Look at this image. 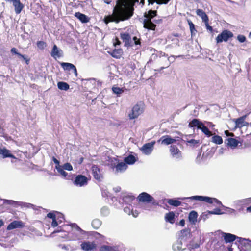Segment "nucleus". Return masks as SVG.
<instances>
[{
  "instance_id": "obj_22",
  "label": "nucleus",
  "mask_w": 251,
  "mask_h": 251,
  "mask_svg": "<svg viewBox=\"0 0 251 251\" xmlns=\"http://www.w3.org/2000/svg\"><path fill=\"white\" fill-rule=\"evenodd\" d=\"M80 246L81 249L85 251H91L96 248L95 244L89 241L83 242L81 243Z\"/></svg>"
},
{
  "instance_id": "obj_53",
  "label": "nucleus",
  "mask_w": 251,
  "mask_h": 251,
  "mask_svg": "<svg viewBox=\"0 0 251 251\" xmlns=\"http://www.w3.org/2000/svg\"><path fill=\"white\" fill-rule=\"evenodd\" d=\"M177 57H183V55H178V56H174L171 55V56L168 58V60L170 62L169 65L171 63L174 62V60Z\"/></svg>"
},
{
  "instance_id": "obj_55",
  "label": "nucleus",
  "mask_w": 251,
  "mask_h": 251,
  "mask_svg": "<svg viewBox=\"0 0 251 251\" xmlns=\"http://www.w3.org/2000/svg\"><path fill=\"white\" fill-rule=\"evenodd\" d=\"M188 23L191 33L193 34L194 30H195V25L191 21H189Z\"/></svg>"
},
{
  "instance_id": "obj_44",
  "label": "nucleus",
  "mask_w": 251,
  "mask_h": 251,
  "mask_svg": "<svg viewBox=\"0 0 251 251\" xmlns=\"http://www.w3.org/2000/svg\"><path fill=\"white\" fill-rule=\"evenodd\" d=\"M170 0H148L150 3L153 4L154 2H156L158 4H166Z\"/></svg>"
},
{
  "instance_id": "obj_58",
  "label": "nucleus",
  "mask_w": 251,
  "mask_h": 251,
  "mask_svg": "<svg viewBox=\"0 0 251 251\" xmlns=\"http://www.w3.org/2000/svg\"><path fill=\"white\" fill-rule=\"evenodd\" d=\"M47 217L53 220L56 219L57 215H55L53 213L50 212L47 214Z\"/></svg>"
},
{
  "instance_id": "obj_59",
  "label": "nucleus",
  "mask_w": 251,
  "mask_h": 251,
  "mask_svg": "<svg viewBox=\"0 0 251 251\" xmlns=\"http://www.w3.org/2000/svg\"><path fill=\"white\" fill-rule=\"evenodd\" d=\"M244 200L245 205H248V204L251 203V197L246 198V199H244Z\"/></svg>"
},
{
  "instance_id": "obj_49",
  "label": "nucleus",
  "mask_w": 251,
  "mask_h": 251,
  "mask_svg": "<svg viewBox=\"0 0 251 251\" xmlns=\"http://www.w3.org/2000/svg\"><path fill=\"white\" fill-rule=\"evenodd\" d=\"M198 247L197 244H196L194 247H192V246L188 243V246L186 247H184L183 249L181 250L182 251H192L191 248H196Z\"/></svg>"
},
{
  "instance_id": "obj_23",
  "label": "nucleus",
  "mask_w": 251,
  "mask_h": 251,
  "mask_svg": "<svg viewBox=\"0 0 251 251\" xmlns=\"http://www.w3.org/2000/svg\"><path fill=\"white\" fill-rule=\"evenodd\" d=\"M12 2L15 8V13L17 14H20L24 7V5L20 2V0H13Z\"/></svg>"
},
{
  "instance_id": "obj_43",
  "label": "nucleus",
  "mask_w": 251,
  "mask_h": 251,
  "mask_svg": "<svg viewBox=\"0 0 251 251\" xmlns=\"http://www.w3.org/2000/svg\"><path fill=\"white\" fill-rule=\"evenodd\" d=\"M109 213V209L107 206H103L100 209V214L102 216H107Z\"/></svg>"
},
{
  "instance_id": "obj_10",
  "label": "nucleus",
  "mask_w": 251,
  "mask_h": 251,
  "mask_svg": "<svg viewBox=\"0 0 251 251\" xmlns=\"http://www.w3.org/2000/svg\"><path fill=\"white\" fill-rule=\"evenodd\" d=\"M155 143L154 141L146 143L141 148L140 150L144 154L149 155L152 152Z\"/></svg>"
},
{
  "instance_id": "obj_54",
  "label": "nucleus",
  "mask_w": 251,
  "mask_h": 251,
  "mask_svg": "<svg viewBox=\"0 0 251 251\" xmlns=\"http://www.w3.org/2000/svg\"><path fill=\"white\" fill-rule=\"evenodd\" d=\"M234 204L235 205H238V206H244V205H245L244 199H241V200H237V201H234Z\"/></svg>"
},
{
  "instance_id": "obj_1",
  "label": "nucleus",
  "mask_w": 251,
  "mask_h": 251,
  "mask_svg": "<svg viewBox=\"0 0 251 251\" xmlns=\"http://www.w3.org/2000/svg\"><path fill=\"white\" fill-rule=\"evenodd\" d=\"M138 2V0H132L131 4H127L124 1L120 2L118 0L112 14L105 16L104 22L107 24L109 22L118 23L120 21L128 20L133 14L134 4Z\"/></svg>"
},
{
  "instance_id": "obj_56",
  "label": "nucleus",
  "mask_w": 251,
  "mask_h": 251,
  "mask_svg": "<svg viewBox=\"0 0 251 251\" xmlns=\"http://www.w3.org/2000/svg\"><path fill=\"white\" fill-rule=\"evenodd\" d=\"M133 41L134 42V44L135 45H140L141 42L140 39H138L137 37L135 36L133 38Z\"/></svg>"
},
{
  "instance_id": "obj_64",
  "label": "nucleus",
  "mask_w": 251,
  "mask_h": 251,
  "mask_svg": "<svg viewBox=\"0 0 251 251\" xmlns=\"http://www.w3.org/2000/svg\"><path fill=\"white\" fill-rule=\"evenodd\" d=\"M4 203H6L8 204H13L15 202V201H12V200H4Z\"/></svg>"
},
{
  "instance_id": "obj_46",
  "label": "nucleus",
  "mask_w": 251,
  "mask_h": 251,
  "mask_svg": "<svg viewBox=\"0 0 251 251\" xmlns=\"http://www.w3.org/2000/svg\"><path fill=\"white\" fill-rule=\"evenodd\" d=\"M121 52L120 50H115L112 51L111 55L114 58H119L121 55Z\"/></svg>"
},
{
  "instance_id": "obj_12",
  "label": "nucleus",
  "mask_w": 251,
  "mask_h": 251,
  "mask_svg": "<svg viewBox=\"0 0 251 251\" xmlns=\"http://www.w3.org/2000/svg\"><path fill=\"white\" fill-rule=\"evenodd\" d=\"M138 201L140 202L149 203L152 202L154 204V198L150 194L146 192H143L139 194L137 198Z\"/></svg>"
},
{
  "instance_id": "obj_15",
  "label": "nucleus",
  "mask_w": 251,
  "mask_h": 251,
  "mask_svg": "<svg viewBox=\"0 0 251 251\" xmlns=\"http://www.w3.org/2000/svg\"><path fill=\"white\" fill-rule=\"evenodd\" d=\"M121 198L122 199L123 202L130 206L132 205L133 201L135 200V197L134 196L127 193L123 194Z\"/></svg>"
},
{
  "instance_id": "obj_19",
  "label": "nucleus",
  "mask_w": 251,
  "mask_h": 251,
  "mask_svg": "<svg viewBox=\"0 0 251 251\" xmlns=\"http://www.w3.org/2000/svg\"><path fill=\"white\" fill-rule=\"evenodd\" d=\"M222 235L225 242L226 243L233 242L236 240V242L238 244V238H240L231 233H223Z\"/></svg>"
},
{
  "instance_id": "obj_4",
  "label": "nucleus",
  "mask_w": 251,
  "mask_h": 251,
  "mask_svg": "<svg viewBox=\"0 0 251 251\" xmlns=\"http://www.w3.org/2000/svg\"><path fill=\"white\" fill-rule=\"evenodd\" d=\"M156 11L149 10L148 14L145 15L146 19L143 22L144 27L151 30H154L156 25L152 23L151 19L156 15Z\"/></svg>"
},
{
  "instance_id": "obj_63",
  "label": "nucleus",
  "mask_w": 251,
  "mask_h": 251,
  "mask_svg": "<svg viewBox=\"0 0 251 251\" xmlns=\"http://www.w3.org/2000/svg\"><path fill=\"white\" fill-rule=\"evenodd\" d=\"M205 124H206V126H209L210 127H213L214 126V125L211 122H204V123Z\"/></svg>"
},
{
  "instance_id": "obj_57",
  "label": "nucleus",
  "mask_w": 251,
  "mask_h": 251,
  "mask_svg": "<svg viewBox=\"0 0 251 251\" xmlns=\"http://www.w3.org/2000/svg\"><path fill=\"white\" fill-rule=\"evenodd\" d=\"M237 39L240 42L243 43L246 40V37L243 35H240L238 36Z\"/></svg>"
},
{
  "instance_id": "obj_21",
  "label": "nucleus",
  "mask_w": 251,
  "mask_h": 251,
  "mask_svg": "<svg viewBox=\"0 0 251 251\" xmlns=\"http://www.w3.org/2000/svg\"><path fill=\"white\" fill-rule=\"evenodd\" d=\"M61 67L63 68L64 70L66 71H71L72 70L73 73L75 74V76H77V70L75 67V66L70 63H65V62H62L61 64Z\"/></svg>"
},
{
  "instance_id": "obj_16",
  "label": "nucleus",
  "mask_w": 251,
  "mask_h": 251,
  "mask_svg": "<svg viewBox=\"0 0 251 251\" xmlns=\"http://www.w3.org/2000/svg\"><path fill=\"white\" fill-rule=\"evenodd\" d=\"M170 151L173 158L178 160L181 159V152L177 147L176 146H171Z\"/></svg>"
},
{
  "instance_id": "obj_11",
  "label": "nucleus",
  "mask_w": 251,
  "mask_h": 251,
  "mask_svg": "<svg viewBox=\"0 0 251 251\" xmlns=\"http://www.w3.org/2000/svg\"><path fill=\"white\" fill-rule=\"evenodd\" d=\"M88 180L87 177L85 176L79 175L76 176L74 184L79 187L84 186L87 184Z\"/></svg>"
},
{
  "instance_id": "obj_33",
  "label": "nucleus",
  "mask_w": 251,
  "mask_h": 251,
  "mask_svg": "<svg viewBox=\"0 0 251 251\" xmlns=\"http://www.w3.org/2000/svg\"><path fill=\"white\" fill-rule=\"evenodd\" d=\"M227 146L232 149L236 148L239 144V141L237 140L232 138H228L227 139Z\"/></svg>"
},
{
  "instance_id": "obj_32",
  "label": "nucleus",
  "mask_w": 251,
  "mask_h": 251,
  "mask_svg": "<svg viewBox=\"0 0 251 251\" xmlns=\"http://www.w3.org/2000/svg\"><path fill=\"white\" fill-rule=\"evenodd\" d=\"M165 220L166 222L171 224L175 222V214L173 212H169L166 213L165 216Z\"/></svg>"
},
{
  "instance_id": "obj_34",
  "label": "nucleus",
  "mask_w": 251,
  "mask_h": 251,
  "mask_svg": "<svg viewBox=\"0 0 251 251\" xmlns=\"http://www.w3.org/2000/svg\"><path fill=\"white\" fill-rule=\"evenodd\" d=\"M55 169L57 172L61 175L62 177L65 179H69L68 174L66 173L64 169L61 166H55Z\"/></svg>"
},
{
  "instance_id": "obj_39",
  "label": "nucleus",
  "mask_w": 251,
  "mask_h": 251,
  "mask_svg": "<svg viewBox=\"0 0 251 251\" xmlns=\"http://www.w3.org/2000/svg\"><path fill=\"white\" fill-rule=\"evenodd\" d=\"M190 135L189 136H187V135H186L185 136V139H186V141L190 144L191 146H192L193 147L196 146H198V145H200V140H195V139H190V140H189L187 137L188 136H190Z\"/></svg>"
},
{
  "instance_id": "obj_9",
  "label": "nucleus",
  "mask_w": 251,
  "mask_h": 251,
  "mask_svg": "<svg viewBox=\"0 0 251 251\" xmlns=\"http://www.w3.org/2000/svg\"><path fill=\"white\" fill-rule=\"evenodd\" d=\"M233 36V33L227 30H224L221 34H219L216 38L217 43H221L223 41L226 42L228 40Z\"/></svg>"
},
{
  "instance_id": "obj_20",
  "label": "nucleus",
  "mask_w": 251,
  "mask_h": 251,
  "mask_svg": "<svg viewBox=\"0 0 251 251\" xmlns=\"http://www.w3.org/2000/svg\"><path fill=\"white\" fill-rule=\"evenodd\" d=\"M50 55L54 59L60 58L63 55L62 50L59 49L56 45H54L50 52Z\"/></svg>"
},
{
  "instance_id": "obj_3",
  "label": "nucleus",
  "mask_w": 251,
  "mask_h": 251,
  "mask_svg": "<svg viewBox=\"0 0 251 251\" xmlns=\"http://www.w3.org/2000/svg\"><path fill=\"white\" fill-rule=\"evenodd\" d=\"M190 127H197V129H200L208 137L212 136L211 132L208 129L204 123L200 121L199 119H194L189 124Z\"/></svg>"
},
{
  "instance_id": "obj_47",
  "label": "nucleus",
  "mask_w": 251,
  "mask_h": 251,
  "mask_svg": "<svg viewBox=\"0 0 251 251\" xmlns=\"http://www.w3.org/2000/svg\"><path fill=\"white\" fill-rule=\"evenodd\" d=\"M208 213L210 214H215V215H221V214H223V212H222L221 211V210L218 208H215L212 211H208Z\"/></svg>"
},
{
  "instance_id": "obj_45",
  "label": "nucleus",
  "mask_w": 251,
  "mask_h": 251,
  "mask_svg": "<svg viewBox=\"0 0 251 251\" xmlns=\"http://www.w3.org/2000/svg\"><path fill=\"white\" fill-rule=\"evenodd\" d=\"M112 91L114 94H116L117 96H119L121 94L124 92V90L123 88L113 87Z\"/></svg>"
},
{
  "instance_id": "obj_6",
  "label": "nucleus",
  "mask_w": 251,
  "mask_h": 251,
  "mask_svg": "<svg viewBox=\"0 0 251 251\" xmlns=\"http://www.w3.org/2000/svg\"><path fill=\"white\" fill-rule=\"evenodd\" d=\"M238 247L240 251H251V241L246 238H238Z\"/></svg>"
},
{
  "instance_id": "obj_51",
  "label": "nucleus",
  "mask_w": 251,
  "mask_h": 251,
  "mask_svg": "<svg viewBox=\"0 0 251 251\" xmlns=\"http://www.w3.org/2000/svg\"><path fill=\"white\" fill-rule=\"evenodd\" d=\"M132 210L133 209L132 208V205L131 206L129 205L127 206L126 207H125L124 208V212L128 215H130L131 213Z\"/></svg>"
},
{
  "instance_id": "obj_41",
  "label": "nucleus",
  "mask_w": 251,
  "mask_h": 251,
  "mask_svg": "<svg viewBox=\"0 0 251 251\" xmlns=\"http://www.w3.org/2000/svg\"><path fill=\"white\" fill-rule=\"evenodd\" d=\"M101 221L99 219H95L92 222L91 225L94 229H98L101 225Z\"/></svg>"
},
{
  "instance_id": "obj_31",
  "label": "nucleus",
  "mask_w": 251,
  "mask_h": 251,
  "mask_svg": "<svg viewBox=\"0 0 251 251\" xmlns=\"http://www.w3.org/2000/svg\"><path fill=\"white\" fill-rule=\"evenodd\" d=\"M246 117V115H244L237 119L235 121L236 126L238 127H241L246 126V122H245Z\"/></svg>"
},
{
  "instance_id": "obj_17",
  "label": "nucleus",
  "mask_w": 251,
  "mask_h": 251,
  "mask_svg": "<svg viewBox=\"0 0 251 251\" xmlns=\"http://www.w3.org/2000/svg\"><path fill=\"white\" fill-rule=\"evenodd\" d=\"M176 139L172 138L169 135L163 136L158 140V142H160L161 144L168 145L176 142Z\"/></svg>"
},
{
  "instance_id": "obj_5",
  "label": "nucleus",
  "mask_w": 251,
  "mask_h": 251,
  "mask_svg": "<svg viewBox=\"0 0 251 251\" xmlns=\"http://www.w3.org/2000/svg\"><path fill=\"white\" fill-rule=\"evenodd\" d=\"M144 105L141 102L137 103L134 105L131 111L128 114L129 119L132 120L137 118L144 111Z\"/></svg>"
},
{
  "instance_id": "obj_42",
  "label": "nucleus",
  "mask_w": 251,
  "mask_h": 251,
  "mask_svg": "<svg viewBox=\"0 0 251 251\" xmlns=\"http://www.w3.org/2000/svg\"><path fill=\"white\" fill-rule=\"evenodd\" d=\"M212 142L216 144H221L223 143V139L221 136L215 135L212 137Z\"/></svg>"
},
{
  "instance_id": "obj_37",
  "label": "nucleus",
  "mask_w": 251,
  "mask_h": 251,
  "mask_svg": "<svg viewBox=\"0 0 251 251\" xmlns=\"http://www.w3.org/2000/svg\"><path fill=\"white\" fill-rule=\"evenodd\" d=\"M167 202L170 205L174 206L175 207L179 206L181 204V202L180 201L173 199H167Z\"/></svg>"
},
{
  "instance_id": "obj_27",
  "label": "nucleus",
  "mask_w": 251,
  "mask_h": 251,
  "mask_svg": "<svg viewBox=\"0 0 251 251\" xmlns=\"http://www.w3.org/2000/svg\"><path fill=\"white\" fill-rule=\"evenodd\" d=\"M0 155H1L3 158L6 157H10L14 159L16 158L15 156L10 153V151L5 148H0Z\"/></svg>"
},
{
  "instance_id": "obj_36",
  "label": "nucleus",
  "mask_w": 251,
  "mask_h": 251,
  "mask_svg": "<svg viewBox=\"0 0 251 251\" xmlns=\"http://www.w3.org/2000/svg\"><path fill=\"white\" fill-rule=\"evenodd\" d=\"M92 171L93 173L94 177L95 179L97 180H100L101 177L100 174V171L98 169V168L96 166L94 165L92 167Z\"/></svg>"
},
{
  "instance_id": "obj_18",
  "label": "nucleus",
  "mask_w": 251,
  "mask_h": 251,
  "mask_svg": "<svg viewBox=\"0 0 251 251\" xmlns=\"http://www.w3.org/2000/svg\"><path fill=\"white\" fill-rule=\"evenodd\" d=\"M25 226L24 223L21 221H14L10 223L7 227V230H11L15 228H22Z\"/></svg>"
},
{
  "instance_id": "obj_13",
  "label": "nucleus",
  "mask_w": 251,
  "mask_h": 251,
  "mask_svg": "<svg viewBox=\"0 0 251 251\" xmlns=\"http://www.w3.org/2000/svg\"><path fill=\"white\" fill-rule=\"evenodd\" d=\"M120 37L125 43V46L128 47L132 46L133 42L131 40L130 35L127 32H122L120 33Z\"/></svg>"
},
{
  "instance_id": "obj_48",
  "label": "nucleus",
  "mask_w": 251,
  "mask_h": 251,
  "mask_svg": "<svg viewBox=\"0 0 251 251\" xmlns=\"http://www.w3.org/2000/svg\"><path fill=\"white\" fill-rule=\"evenodd\" d=\"M61 166L65 170L69 171L73 170V167L72 165L69 163H66L63 165H61Z\"/></svg>"
},
{
  "instance_id": "obj_62",
  "label": "nucleus",
  "mask_w": 251,
  "mask_h": 251,
  "mask_svg": "<svg viewBox=\"0 0 251 251\" xmlns=\"http://www.w3.org/2000/svg\"><path fill=\"white\" fill-rule=\"evenodd\" d=\"M58 226V222L56 221V219L52 220V222L51 223V226L52 227H56Z\"/></svg>"
},
{
  "instance_id": "obj_8",
  "label": "nucleus",
  "mask_w": 251,
  "mask_h": 251,
  "mask_svg": "<svg viewBox=\"0 0 251 251\" xmlns=\"http://www.w3.org/2000/svg\"><path fill=\"white\" fill-rule=\"evenodd\" d=\"M72 234L75 235L73 240H80L85 234L86 232L81 229L77 224L74 223L72 224Z\"/></svg>"
},
{
  "instance_id": "obj_25",
  "label": "nucleus",
  "mask_w": 251,
  "mask_h": 251,
  "mask_svg": "<svg viewBox=\"0 0 251 251\" xmlns=\"http://www.w3.org/2000/svg\"><path fill=\"white\" fill-rule=\"evenodd\" d=\"M106 161L107 165L109 166L113 171L119 160L115 157H108V159L106 160Z\"/></svg>"
},
{
  "instance_id": "obj_7",
  "label": "nucleus",
  "mask_w": 251,
  "mask_h": 251,
  "mask_svg": "<svg viewBox=\"0 0 251 251\" xmlns=\"http://www.w3.org/2000/svg\"><path fill=\"white\" fill-rule=\"evenodd\" d=\"M72 234L75 235L73 240H80L85 234L86 232L81 229L77 224L74 223L72 224Z\"/></svg>"
},
{
  "instance_id": "obj_35",
  "label": "nucleus",
  "mask_w": 251,
  "mask_h": 251,
  "mask_svg": "<svg viewBox=\"0 0 251 251\" xmlns=\"http://www.w3.org/2000/svg\"><path fill=\"white\" fill-rule=\"evenodd\" d=\"M198 214L197 212L192 211L189 215V220L193 224H195L197 221Z\"/></svg>"
},
{
  "instance_id": "obj_61",
  "label": "nucleus",
  "mask_w": 251,
  "mask_h": 251,
  "mask_svg": "<svg viewBox=\"0 0 251 251\" xmlns=\"http://www.w3.org/2000/svg\"><path fill=\"white\" fill-rule=\"evenodd\" d=\"M52 160L54 162V163L56 164L55 166H61L59 164V163H60L59 161L56 158H55L54 157H53L52 158Z\"/></svg>"
},
{
  "instance_id": "obj_30",
  "label": "nucleus",
  "mask_w": 251,
  "mask_h": 251,
  "mask_svg": "<svg viewBox=\"0 0 251 251\" xmlns=\"http://www.w3.org/2000/svg\"><path fill=\"white\" fill-rule=\"evenodd\" d=\"M196 13L198 16L202 19L203 22L208 21L209 19L208 16L202 9H198L196 10Z\"/></svg>"
},
{
  "instance_id": "obj_38",
  "label": "nucleus",
  "mask_w": 251,
  "mask_h": 251,
  "mask_svg": "<svg viewBox=\"0 0 251 251\" xmlns=\"http://www.w3.org/2000/svg\"><path fill=\"white\" fill-rule=\"evenodd\" d=\"M208 200L207 203L210 204L214 203L216 205H221L222 206H223L222 202L216 198L208 197Z\"/></svg>"
},
{
  "instance_id": "obj_29",
  "label": "nucleus",
  "mask_w": 251,
  "mask_h": 251,
  "mask_svg": "<svg viewBox=\"0 0 251 251\" xmlns=\"http://www.w3.org/2000/svg\"><path fill=\"white\" fill-rule=\"evenodd\" d=\"M124 161L126 165H133L136 161V157L132 154L124 158Z\"/></svg>"
},
{
  "instance_id": "obj_26",
  "label": "nucleus",
  "mask_w": 251,
  "mask_h": 251,
  "mask_svg": "<svg viewBox=\"0 0 251 251\" xmlns=\"http://www.w3.org/2000/svg\"><path fill=\"white\" fill-rule=\"evenodd\" d=\"M75 16L82 23H86L89 22L90 18L86 15L80 12H76Z\"/></svg>"
},
{
  "instance_id": "obj_2",
  "label": "nucleus",
  "mask_w": 251,
  "mask_h": 251,
  "mask_svg": "<svg viewBox=\"0 0 251 251\" xmlns=\"http://www.w3.org/2000/svg\"><path fill=\"white\" fill-rule=\"evenodd\" d=\"M190 242V232L189 229H184L181 231L179 234L178 240L173 244L172 248L174 251L181 250L184 247L188 246Z\"/></svg>"
},
{
  "instance_id": "obj_14",
  "label": "nucleus",
  "mask_w": 251,
  "mask_h": 251,
  "mask_svg": "<svg viewBox=\"0 0 251 251\" xmlns=\"http://www.w3.org/2000/svg\"><path fill=\"white\" fill-rule=\"evenodd\" d=\"M127 167V165H126L124 162L119 161L115 168L113 170V172L115 174L122 173L126 170Z\"/></svg>"
},
{
  "instance_id": "obj_28",
  "label": "nucleus",
  "mask_w": 251,
  "mask_h": 251,
  "mask_svg": "<svg viewBox=\"0 0 251 251\" xmlns=\"http://www.w3.org/2000/svg\"><path fill=\"white\" fill-rule=\"evenodd\" d=\"M100 251H121L118 246H110L102 245L100 249Z\"/></svg>"
},
{
  "instance_id": "obj_24",
  "label": "nucleus",
  "mask_w": 251,
  "mask_h": 251,
  "mask_svg": "<svg viewBox=\"0 0 251 251\" xmlns=\"http://www.w3.org/2000/svg\"><path fill=\"white\" fill-rule=\"evenodd\" d=\"M208 197L207 196H194L187 198H180L179 199L180 200H184L185 199L196 200V201H202L206 202H207V201L208 200Z\"/></svg>"
},
{
  "instance_id": "obj_50",
  "label": "nucleus",
  "mask_w": 251,
  "mask_h": 251,
  "mask_svg": "<svg viewBox=\"0 0 251 251\" xmlns=\"http://www.w3.org/2000/svg\"><path fill=\"white\" fill-rule=\"evenodd\" d=\"M37 46L39 49L41 50H43L46 47V44L44 41H40L37 42Z\"/></svg>"
},
{
  "instance_id": "obj_40",
  "label": "nucleus",
  "mask_w": 251,
  "mask_h": 251,
  "mask_svg": "<svg viewBox=\"0 0 251 251\" xmlns=\"http://www.w3.org/2000/svg\"><path fill=\"white\" fill-rule=\"evenodd\" d=\"M58 88L61 90H67L69 89V85L64 82H58L57 83Z\"/></svg>"
},
{
  "instance_id": "obj_52",
  "label": "nucleus",
  "mask_w": 251,
  "mask_h": 251,
  "mask_svg": "<svg viewBox=\"0 0 251 251\" xmlns=\"http://www.w3.org/2000/svg\"><path fill=\"white\" fill-rule=\"evenodd\" d=\"M11 53L17 55L19 57H24V55L21 54V53L18 52V50L15 48H12L11 49Z\"/></svg>"
},
{
  "instance_id": "obj_60",
  "label": "nucleus",
  "mask_w": 251,
  "mask_h": 251,
  "mask_svg": "<svg viewBox=\"0 0 251 251\" xmlns=\"http://www.w3.org/2000/svg\"><path fill=\"white\" fill-rule=\"evenodd\" d=\"M204 23H205V25L206 27V29L207 30H209L210 32H212L213 30V29H212V26H211L209 25L208 21H207L206 22H204Z\"/></svg>"
}]
</instances>
